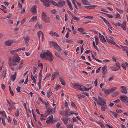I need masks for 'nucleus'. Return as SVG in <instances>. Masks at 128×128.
<instances>
[{"instance_id": "nucleus-40", "label": "nucleus", "mask_w": 128, "mask_h": 128, "mask_svg": "<svg viewBox=\"0 0 128 128\" xmlns=\"http://www.w3.org/2000/svg\"><path fill=\"white\" fill-rule=\"evenodd\" d=\"M51 12L52 14H56V10L55 9H54L51 11Z\"/></svg>"}, {"instance_id": "nucleus-30", "label": "nucleus", "mask_w": 128, "mask_h": 128, "mask_svg": "<svg viewBox=\"0 0 128 128\" xmlns=\"http://www.w3.org/2000/svg\"><path fill=\"white\" fill-rule=\"evenodd\" d=\"M99 123L101 128H105V126H104V124L101 121H100L99 122Z\"/></svg>"}, {"instance_id": "nucleus-52", "label": "nucleus", "mask_w": 128, "mask_h": 128, "mask_svg": "<svg viewBox=\"0 0 128 128\" xmlns=\"http://www.w3.org/2000/svg\"><path fill=\"white\" fill-rule=\"evenodd\" d=\"M26 21V18H24L21 21V24H24Z\"/></svg>"}, {"instance_id": "nucleus-57", "label": "nucleus", "mask_w": 128, "mask_h": 128, "mask_svg": "<svg viewBox=\"0 0 128 128\" xmlns=\"http://www.w3.org/2000/svg\"><path fill=\"white\" fill-rule=\"evenodd\" d=\"M38 66L39 67H41V68L43 67V64L41 63H38Z\"/></svg>"}, {"instance_id": "nucleus-54", "label": "nucleus", "mask_w": 128, "mask_h": 128, "mask_svg": "<svg viewBox=\"0 0 128 128\" xmlns=\"http://www.w3.org/2000/svg\"><path fill=\"white\" fill-rule=\"evenodd\" d=\"M116 112H117L119 113H121V112H122V110L120 109L118 110V109L116 108Z\"/></svg>"}, {"instance_id": "nucleus-28", "label": "nucleus", "mask_w": 128, "mask_h": 128, "mask_svg": "<svg viewBox=\"0 0 128 128\" xmlns=\"http://www.w3.org/2000/svg\"><path fill=\"white\" fill-rule=\"evenodd\" d=\"M93 46L94 48L98 51L100 52V50L98 48L97 46L95 45L94 41L93 42Z\"/></svg>"}, {"instance_id": "nucleus-58", "label": "nucleus", "mask_w": 128, "mask_h": 128, "mask_svg": "<svg viewBox=\"0 0 128 128\" xmlns=\"http://www.w3.org/2000/svg\"><path fill=\"white\" fill-rule=\"evenodd\" d=\"M126 64H122V66L123 68L126 70Z\"/></svg>"}, {"instance_id": "nucleus-17", "label": "nucleus", "mask_w": 128, "mask_h": 128, "mask_svg": "<svg viewBox=\"0 0 128 128\" xmlns=\"http://www.w3.org/2000/svg\"><path fill=\"white\" fill-rule=\"evenodd\" d=\"M47 120H48L50 121V122L52 124H53L54 122H53V116L51 115L50 116L48 117L47 118Z\"/></svg>"}, {"instance_id": "nucleus-55", "label": "nucleus", "mask_w": 128, "mask_h": 128, "mask_svg": "<svg viewBox=\"0 0 128 128\" xmlns=\"http://www.w3.org/2000/svg\"><path fill=\"white\" fill-rule=\"evenodd\" d=\"M115 75H113L112 77L110 78L109 79V81H110L113 80L114 77Z\"/></svg>"}, {"instance_id": "nucleus-13", "label": "nucleus", "mask_w": 128, "mask_h": 128, "mask_svg": "<svg viewBox=\"0 0 128 128\" xmlns=\"http://www.w3.org/2000/svg\"><path fill=\"white\" fill-rule=\"evenodd\" d=\"M62 120L64 122V124L66 125L68 123V118H67L63 117Z\"/></svg>"}, {"instance_id": "nucleus-19", "label": "nucleus", "mask_w": 128, "mask_h": 128, "mask_svg": "<svg viewBox=\"0 0 128 128\" xmlns=\"http://www.w3.org/2000/svg\"><path fill=\"white\" fill-rule=\"evenodd\" d=\"M107 66H103L102 68V70H103L102 73L104 74H105L107 73Z\"/></svg>"}, {"instance_id": "nucleus-14", "label": "nucleus", "mask_w": 128, "mask_h": 128, "mask_svg": "<svg viewBox=\"0 0 128 128\" xmlns=\"http://www.w3.org/2000/svg\"><path fill=\"white\" fill-rule=\"evenodd\" d=\"M48 2L50 3H52V4H53L54 5L57 6L58 5V3L57 4L56 2L52 0H46Z\"/></svg>"}, {"instance_id": "nucleus-39", "label": "nucleus", "mask_w": 128, "mask_h": 128, "mask_svg": "<svg viewBox=\"0 0 128 128\" xmlns=\"http://www.w3.org/2000/svg\"><path fill=\"white\" fill-rule=\"evenodd\" d=\"M61 88V86L59 84L56 85L55 86L54 88L56 90H58Z\"/></svg>"}, {"instance_id": "nucleus-29", "label": "nucleus", "mask_w": 128, "mask_h": 128, "mask_svg": "<svg viewBox=\"0 0 128 128\" xmlns=\"http://www.w3.org/2000/svg\"><path fill=\"white\" fill-rule=\"evenodd\" d=\"M110 112L114 116V118H117L118 115V114H116V112H115L112 111H110Z\"/></svg>"}, {"instance_id": "nucleus-64", "label": "nucleus", "mask_w": 128, "mask_h": 128, "mask_svg": "<svg viewBox=\"0 0 128 128\" xmlns=\"http://www.w3.org/2000/svg\"><path fill=\"white\" fill-rule=\"evenodd\" d=\"M60 125V122H58L56 124V126L57 128H60L59 126Z\"/></svg>"}, {"instance_id": "nucleus-45", "label": "nucleus", "mask_w": 128, "mask_h": 128, "mask_svg": "<svg viewBox=\"0 0 128 128\" xmlns=\"http://www.w3.org/2000/svg\"><path fill=\"white\" fill-rule=\"evenodd\" d=\"M98 99L100 101V102H102V103H106L105 102L104 100L103 99L100 97H98Z\"/></svg>"}, {"instance_id": "nucleus-9", "label": "nucleus", "mask_w": 128, "mask_h": 128, "mask_svg": "<svg viewBox=\"0 0 128 128\" xmlns=\"http://www.w3.org/2000/svg\"><path fill=\"white\" fill-rule=\"evenodd\" d=\"M29 36L27 35H25L24 37L23 38L26 43H28L29 40Z\"/></svg>"}, {"instance_id": "nucleus-50", "label": "nucleus", "mask_w": 128, "mask_h": 128, "mask_svg": "<svg viewBox=\"0 0 128 128\" xmlns=\"http://www.w3.org/2000/svg\"><path fill=\"white\" fill-rule=\"evenodd\" d=\"M119 94V92H117L115 93H114L113 94L112 96L113 97H114L118 95Z\"/></svg>"}, {"instance_id": "nucleus-18", "label": "nucleus", "mask_w": 128, "mask_h": 128, "mask_svg": "<svg viewBox=\"0 0 128 128\" xmlns=\"http://www.w3.org/2000/svg\"><path fill=\"white\" fill-rule=\"evenodd\" d=\"M46 23H48L50 22V18L48 17H46L45 18H43L42 19Z\"/></svg>"}, {"instance_id": "nucleus-59", "label": "nucleus", "mask_w": 128, "mask_h": 128, "mask_svg": "<svg viewBox=\"0 0 128 128\" xmlns=\"http://www.w3.org/2000/svg\"><path fill=\"white\" fill-rule=\"evenodd\" d=\"M37 67H36L35 66H34V67L33 69L34 71L33 72V73L34 74H35L36 72V70L37 69Z\"/></svg>"}, {"instance_id": "nucleus-44", "label": "nucleus", "mask_w": 128, "mask_h": 128, "mask_svg": "<svg viewBox=\"0 0 128 128\" xmlns=\"http://www.w3.org/2000/svg\"><path fill=\"white\" fill-rule=\"evenodd\" d=\"M97 102L98 104L101 106H102V105H103L104 104L102 103V102H100L98 100Z\"/></svg>"}, {"instance_id": "nucleus-46", "label": "nucleus", "mask_w": 128, "mask_h": 128, "mask_svg": "<svg viewBox=\"0 0 128 128\" xmlns=\"http://www.w3.org/2000/svg\"><path fill=\"white\" fill-rule=\"evenodd\" d=\"M23 63V61H21L20 63L19 64V67H18V69L20 70L22 67V65Z\"/></svg>"}, {"instance_id": "nucleus-42", "label": "nucleus", "mask_w": 128, "mask_h": 128, "mask_svg": "<svg viewBox=\"0 0 128 128\" xmlns=\"http://www.w3.org/2000/svg\"><path fill=\"white\" fill-rule=\"evenodd\" d=\"M121 26L124 30H126V25L121 24Z\"/></svg>"}, {"instance_id": "nucleus-36", "label": "nucleus", "mask_w": 128, "mask_h": 128, "mask_svg": "<svg viewBox=\"0 0 128 128\" xmlns=\"http://www.w3.org/2000/svg\"><path fill=\"white\" fill-rule=\"evenodd\" d=\"M71 104L72 106V107L74 108L75 109H77V107L73 102H71Z\"/></svg>"}, {"instance_id": "nucleus-38", "label": "nucleus", "mask_w": 128, "mask_h": 128, "mask_svg": "<svg viewBox=\"0 0 128 128\" xmlns=\"http://www.w3.org/2000/svg\"><path fill=\"white\" fill-rule=\"evenodd\" d=\"M46 16V15L44 12H42V19L43 18H44L45 17H46L47 16Z\"/></svg>"}, {"instance_id": "nucleus-4", "label": "nucleus", "mask_w": 128, "mask_h": 128, "mask_svg": "<svg viewBox=\"0 0 128 128\" xmlns=\"http://www.w3.org/2000/svg\"><path fill=\"white\" fill-rule=\"evenodd\" d=\"M119 98L122 101L124 102H125L126 101H127L128 99V97L125 95L120 96Z\"/></svg>"}, {"instance_id": "nucleus-62", "label": "nucleus", "mask_w": 128, "mask_h": 128, "mask_svg": "<svg viewBox=\"0 0 128 128\" xmlns=\"http://www.w3.org/2000/svg\"><path fill=\"white\" fill-rule=\"evenodd\" d=\"M67 127L68 128H73V126L72 125L69 124Z\"/></svg>"}, {"instance_id": "nucleus-60", "label": "nucleus", "mask_w": 128, "mask_h": 128, "mask_svg": "<svg viewBox=\"0 0 128 128\" xmlns=\"http://www.w3.org/2000/svg\"><path fill=\"white\" fill-rule=\"evenodd\" d=\"M16 115L17 116H19V111L18 110H16V112L15 113Z\"/></svg>"}, {"instance_id": "nucleus-56", "label": "nucleus", "mask_w": 128, "mask_h": 128, "mask_svg": "<svg viewBox=\"0 0 128 128\" xmlns=\"http://www.w3.org/2000/svg\"><path fill=\"white\" fill-rule=\"evenodd\" d=\"M2 124H3L4 126H5L6 124V123H5V122L4 120V119H3V118H2Z\"/></svg>"}, {"instance_id": "nucleus-23", "label": "nucleus", "mask_w": 128, "mask_h": 128, "mask_svg": "<svg viewBox=\"0 0 128 128\" xmlns=\"http://www.w3.org/2000/svg\"><path fill=\"white\" fill-rule=\"evenodd\" d=\"M59 79L60 80V82H61V84L63 85H65V82L64 80V79L61 76H60L59 78Z\"/></svg>"}, {"instance_id": "nucleus-27", "label": "nucleus", "mask_w": 128, "mask_h": 128, "mask_svg": "<svg viewBox=\"0 0 128 128\" xmlns=\"http://www.w3.org/2000/svg\"><path fill=\"white\" fill-rule=\"evenodd\" d=\"M97 6L96 5H93L92 6H88V9H93Z\"/></svg>"}, {"instance_id": "nucleus-20", "label": "nucleus", "mask_w": 128, "mask_h": 128, "mask_svg": "<svg viewBox=\"0 0 128 128\" xmlns=\"http://www.w3.org/2000/svg\"><path fill=\"white\" fill-rule=\"evenodd\" d=\"M49 43L51 44L50 46H53V47H55L57 44L56 42H53L51 41L49 42Z\"/></svg>"}, {"instance_id": "nucleus-10", "label": "nucleus", "mask_w": 128, "mask_h": 128, "mask_svg": "<svg viewBox=\"0 0 128 128\" xmlns=\"http://www.w3.org/2000/svg\"><path fill=\"white\" fill-rule=\"evenodd\" d=\"M65 2L64 1L59 2L58 3L57 6L59 7H62L65 4Z\"/></svg>"}, {"instance_id": "nucleus-43", "label": "nucleus", "mask_w": 128, "mask_h": 128, "mask_svg": "<svg viewBox=\"0 0 128 128\" xmlns=\"http://www.w3.org/2000/svg\"><path fill=\"white\" fill-rule=\"evenodd\" d=\"M77 30H78L79 32H82L84 30V28H78L77 29Z\"/></svg>"}, {"instance_id": "nucleus-35", "label": "nucleus", "mask_w": 128, "mask_h": 128, "mask_svg": "<svg viewBox=\"0 0 128 128\" xmlns=\"http://www.w3.org/2000/svg\"><path fill=\"white\" fill-rule=\"evenodd\" d=\"M110 92V91L109 90H105L104 91V93L106 95L109 94Z\"/></svg>"}, {"instance_id": "nucleus-2", "label": "nucleus", "mask_w": 128, "mask_h": 128, "mask_svg": "<svg viewBox=\"0 0 128 128\" xmlns=\"http://www.w3.org/2000/svg\"><path fill=\"white\" fill-rule=\"evenodd\" d=\"M73 87L74 88L78 89L79 90L83 91L88 90V88H87L83 85H80L78 84H74V85Z\"/></svg>"}, {"instance_id": "nucleus-12", "label": "nucleus", "mask_w": 128, "mask_h": 128, "mask_svg": "<svg viewBox=\"0 0 128 128\" xmlns=\"http://www.w3.org/2000/svg\"><path fill=\"white\" fill-rule=\"evenodd\" d=\"M121 88L122 89L121 92L125 94H127L128 93V92L127 91L126 87L122 86H121Z\"/></svg>"}, {"instance_id": "nucleus-48", "label": "nucleus", "mask_w": 128, "mask_h": 128, "mask_svg": "<svg viewBox=\"0 0 128 128\" xmlns=\"http://www.w3.org/2000/svg\"><path fill=\"white\" fill-rule=\"evenodd\" d=\"M120 46L122 48V50L124 51H126L128 50L126 46H123L122 45H120Z\"/></svg>"}, {"instance_id": "nucleus-51", "label": "nucleus", "mask_w": 128, "mask_h": 128, "mask_svg": "<svg viewBox=\"0 0 128 128\" xmlns=\"http://www.w3.org/2000/svg\"><path fill=\"white\" fill-rule=\"evenodd\" d=\"M0 113L2 114L3 116H6V114H5V112L4 111L2 110L0 112Z\"/></svg>"}, {"instance_id": "nucleus-5", "label": "nucleus", "mask_w": 128, "mask_h": 128, "mask_svg": "<svg viewBox=\"0 0 128 128\" xmlns=\"http://www.w3.org/2000/svg\"><path fill=\"white\" fill-rule=\"evenodd\" d=\"M16 62H13V63H12L10 62H8L9 66L10 67L11 70L12 71L14 70V67L17 65L16 63Z\"/></svg>"}, {"instance_id": "nucleus-7", "label": "nucleus", "mask_w": 128, "mask_h": 128, "mask_svg": "<svg viewBox=\"0 0 128 128\" xmlns=\"http://www.w3.org/2000/svg\"><path fill=\"white\" fill-rule=\"evenodd\" d=\"M70 110H66L65 112V114L64 116L68 117L70 116V115L72 114L71 113H72V112H69Z\"/></svg>"}, {"instance_id": "nucleus-1", "label": "nucleus", "mask_w": 128, "mask_h": 128, "mask_svg": "<svg viewBox=\"0 0 128 128\" xmlns=\"http://www.w3.org/2000/svg\"><path fill=\"white\" fill-rule=\"evenodd\" d=\"M40 56L42 58H46V59L50 62H52L54 59L52 53L48 50H47L46 52H41Z\"/></svg>"}, {"instance_id": "nucleus-32", "label": "nucleus", "mask_w": 128, "mask_h": 128, "mask_svg": "<svg viewBox=\"0 0 128 128\" xmlns=\"http://www.w3.org/2000/svg\"><path fill=\"white\" fill-rule=\"evenodd\" d=\"M55 48L56 50L60 51H61L62 50L60 46H59L58 44L56 45V46Z\"/></svg>"}, {"instance_id": "nucleus-26", "label": "nucleus", "mask_w": 128, "mask_h": 128, "mask_svg": "<svg viewBox=\"0 0 128 128\" xmlns=\"http://www.w3.org/2000/svg\"><path fill=\"white\" fill-rule=\"evenodd\" d=\"M101 108V110L103 111H105L106 109H107V106L106 103H104L103 105H102Z\"/></svg>"}, {"instance_id": "nucleus-34", "label": "nucleus", "mask_w": 128, "mask_h": 128, "mask_svg": "<svg viewBox=\"0 0 128 128\" xmlns=\"http://www.w3.org/2000/svg\"><path fill=\"white\" fill-rule=\"evenodd\" d=\"M6 70L3 71L2 74V76L3 78H4L6 76Z\"/></svg>"}, {"instance_id": "nucleus-15", "label": "nucleus", "mask_w": 128, "mask_h": 128, "mask_svg": "<svg viewBox=\"0 0 128 128\" xmlns=\"http://www.w3.org/2000/svg\"><path fill=\"white\" fill-rule=\"evenodd\" d=\"M49 34L52 36H55L57 37H59L58 34L56 32H54L51 31L49 33Z\"/></svg>"}, {"instance_id": "nucleus-37", "label": "nucleus", "mask_w": 128, "mask_h": 128, "mask_svg": "<svg viewBox=\"0 0 128 128\" xmlns=\"http://www.w3.org/2000/svg\"><path fill=\"white\" fill-rule=\"evenodd\" d=\"M31 78L33 81L34 82V84H35L36 82V79L34 78V76L32 75V72L31 73Z\"/></svg>"}, {"instance_id": "nucleus-41", "label": "nucleus", "mask_w": 128, "mask_h": 128, "mask_svg": "<svg viewBox=\"0 0 128 128\" xmlns=\"http://www.w3.org/2000/svg\"><path fill=\"white\" fill-rule=\"evenodd\" d=\"M82 3L84 5L87 4L88 3V1L86 0H82Z\"/></svg>"}, {"instance_id": "nucleus-53", "label": "nucleus", "mask_w": 128, "mask_h": 128, "mask_svg": "<svg viewBox=\"0 0 128 128\" xmlns=\"http://www.w3.org/2000/svg\"><path fill=\"white\" fill-rule=\"evenodd\" d=\"M117 88L116 87H114L112 88H111L110 90V92L111 91H114V90H116Z\"/></svg>"}, {"instance_id": "nucleus-24", "label": "nucleus", "mask_w": 128, "mask_h": 128, "mask_svg": "<svg viewBox=\"0 0 128 128\" xmlns=\"http://www.w3.org/2000/svg\"><path fill=\"white\" fill-rule=\"evenodd\" d=\"M37 33L38 35V36L39 38L40 37L41 34L42 35V39H43L44 38V35L42 32L39 31Z\"/></svg>"}, {"instance_id": "nucleus-25", "label": "nucleus", "mask_w": 128, "mask_h": 128, "mask_svg": "<svg viewBox=\"0 0 128 128\" xmlns=\"http://www.w3.org/2000/svg\"><path fill=\"white\" fill-rule=\"evenodd\" d=\"M6 46H10L12 44V42L9 41H7L4 42Z\"/></svg>"}, {"instance_id": "nucleus-3", "label": "nucleus", "mask_w": 128, "mask_h": 128, "mask_svg": "<svg viewBox=\"0 0 128 128\" xmlns=\"http://www.w3.org/2000/svg\"><path fill=\"white\" fill-rule=\"evenodd\" d=\"M20 58L17 54L14 55L12 58L13 62H18L20 61Z\"/></svg>"}, {"instance_id": "nucleus-63", "label": "nucleus", "mask_w": 128, "mask_h": 128, "mask_svg": "<svg viewBox=\"0 0 128 128\" xmlns=\"http://www.w3.org/2000/svg\"><path fill=\"white\" fill-rule=\"evenodd\" d=\"M106 40H107V42H108L109 43H111V42L112 40H111L110 39H108V38H106Z\"/></svg>"}, {"instance_id": "nucleus-21", "label": "nucleus", "mask_w": 128, "mask_h": 128, "mask_svg": "<svg viewBox=\"0 0 128 128\" xmlns=\"http://www.w3.org/2000/svg\"><path fill=\"white\" fill-rule=\"evenodd\" d=\"M34 27L36 28L41 29L42 28V24L37 23L35 25Z\"/></svg>"}, {"instance_id": "nucleus-31", "label": "nucleus", "mask_w": 128, "mask_h": 128, "mask_svg": "<svg viewBox=\"0 0 128 128\" xmlns=\"http://www.w3.org/2000/svg\"><path fill=\"white\" fill-rule=\"evenodd\" d=\"M54 54L56 56L60 58L62 60V59L61 57L60 54L58 53L57 52H56L54 53Z\"/></svg>"}, {"instance_id": "nucleus-61", "label": "nucleus", "mask_w": 128, "mask_h": 128, "mask_svg": "<svg viewBox=\"0 0 128 128\" xmlns=\"http://www.w3.org/2000/svg\"><path fill=\"white\" fill-rule=\"evenodd\" d=\"M89 120H90L91 121H92L93 122H95V121L94 120V119L92 117H90L89 118Z\"/></svg>"}, {"instance_id": "nucleus-11", "label": "nucleus", "mask_w": 128, "mask_h": 128, "mask_svg": "<svg viewBox=\"0 0 128 128\" xmlns=\"http://www.w3.org/2000/svg\"><path fill=\"white\" fill-rule=\"evenodd\" d=\"M16 72H15L14 74H12L10 77V78L11 80L13 81L15 80L16 76Z\"/></svg>"}, {"instance_id": "nucleus-49", "label": "nucleus", "mask_w": 128, "mask_h": 128, "mask_svg": "<svg viewBox=\"0 0 128 128\" xmlns=\"http://www.w3.org/2000/svg\"><path fill=\"white\" fill-rule=\"evenodd\" d=\"M104 14L106 15L107 16L110 18H112L113 17L112 15V14H110L106 13Z\"/></svg>"}, {"instance_id": "nucleus-47", "label": "nucleus", "mask_w": 128, "mask_h": 128, "mask_svg": "<svg viewBox=\"0 0 128 128\" xmlns=\"http://www.w3.org/2000/svg\"><path fill=\"white\" fill-rule=\"evenodd\" d=\"M72 16V18H73L75 20H76L77 21H79L80 20V19L79 18L76 17V16H74L73 15Z\"/></svg>"}, {"instance_id": "nucleus-8", "label": "nucleus", "mask_w": 128, "mask_h": 128, "mask_svg": "<svg viewBox=\"0 0 128 128\" xmlns=\"http://www.w3.org/2000/svg\"><path fill=\"white\" fill-rule=\"evenodd\" d=\"M99 36L100 39L102 42H106V41L103 35H102L100 32H99Z\"/></svg>"}, {"instance_id": "nucleus-16", "label": "nucleus", "mask_w": 128, "mask_h": 128, "mask_svg": "<svg viewBox=\"0 0 128 128\" xmlns=\"http://www.w3.org/2000/svg\"><path fill=\"white\" fill-rule=\"evenodd\" d=\"M41 2H44L43 4L45 6L48 7L50 6V4L48 1L46 0H40Z\"/></svg>"}, {"instance_id": "nucleus-33", "label": "nucleus", "mask_w": 128, "mask_h": 128, "mask_svg": "<svg viewBox=\"0 0 128 128\" xmlns=\"http://www.w3.org/2000/svg\"><path fill=\"white\" fill-rule=\"evenodd\" d=\"M47 93L48 94V98H49L50 96L52 94V92L50 91H48L47 92Z\"/></svg>"}, {"instance_id": "nucleus-22", "label": "nucleus", "mask_w": 128, "mask_h": 128, "mask_svg": "<svg viewBox=\"0 0 128 128\" xmlns=\"http://www.w3.org/2000/svg\"><path fill=\"white\" fill-rule=\"evenodd\" d=\"M46 112H47L48 114H50L51 113H52V109L50 108H46Z\"/></svg>"}, {"instance_id": "nucleus-6", "label": "nucleus", "mask_w": 128, "mask_h": 128, "mask_svg": "<svg viewBox=\"0 0 128 128\" xmlns=\"http://www.w3.org/2000/svg\"><path fill=\"white\" fill-rule=\"evenodd\" d=\"M31 11L34 14H36V5H34L32 8L31 10Z\"/></svg>"}]
</instances>
